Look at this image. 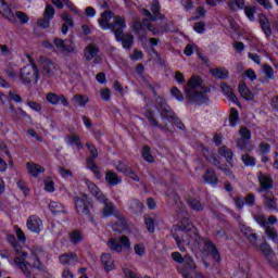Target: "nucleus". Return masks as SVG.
Instances as JSON below:
<instances>
[{
    "mask_svg": "<svg viewBox=\"0 0 278 278\" xmlns=\"http://www.w3.org/2000/svg\"><path fill=\"white\" fill-rule=\"evenodd\" d=\"M75 205L77 213L84 214L85 216H88L90 214V210H92V203L88 200V195L84 193L75 198Z\"/></svg>",
    "mask_w": 278,
    "mask_h": 278,
    "instance_id": "obj_13",
    "label": "nucleus"
},
{
    "mask_svg": "<svg viewBox=\"0 0 278 278\" xmlns=\"http://www.w3.org/2000/svg\"><path fill=\"white\" fill-rule=\"evenodd\" d=\"M43 186L46 192H55V182L53 181V178H46L43 180Z\"/></svg>",
    "mask_w": 278,
    "mask_h": 278,
    "instance_id": "obj_44",
    "label": "nucleus"
},
{
    "mask_svg": "<svg viewBox=\"0 0 278 278\" xmlns=\"http://www.w3.org/2000/svg\"><path fill=\"white\" fill-rule=\"evenodd\" d=\"M220 87H222V90H223L224 94L226 97H228V99H230V101H232V103H236V101H238V98L236 97V94L231 90L230 86H227L225 83H223L220 85Z\"/></svg>",
    "mask_w": 278,
    "mask_h": 278,
    "instance_id": "obj_38",
    "label": "nucleus"
},
{
    "mask_svg": "<svg viewBox=\"0 0 278 278\" xmlns=\"http://www.w3.org/2000/svg\"><path fill=\"white\" fill-rule=\"evenodd\" d=\"M62 21H64V24L61 28V31L64 36L68 34V27H73V18H71V15L68 13H63L61 15Z\"/></svg>",
    "mask_w": 278,
    "mask_h": 278,
    "instance_id": "obj_30",
    "label": "nucleus"
},
{
    "mask_svg": "<svg viewBox=\"0 0 278 278\" xmlns=\"http://www.w3.org/2000/svg\"><path fill=\"white\" fill-rule=\"evenodd\" d=\"M49 208L52 214H62V212H64V205L60 202H50Z\"/></svg>",
    "mask_w": 278,
    "mask_h": 278,
    "instance_id": "obj_40",
    "label": "nucleus"
},
{
    "mask_svg": "<svg viewBox=\"0 0 278 278\" xmlns=\"http://www.w3.org/2000/svg\"><path fill=\"white\" fill-rule=\"evenodd\" d=\"M258 5L265 10H273V2L270 0H255Z\"/></svg>",
    "mask_w": 278,
    "mask_h": 278,
    "instance_id": "obj_53",
    "label": "nucleus"
},
{
    "mask_svg": "<svg viewBox=\"0 0 278 278\" xmlns=\"http://www.w3.org/2000/svg\"><path fill=\"white\" fill-rule=\"evenodd\" d=\"M125 27V17L123 16H114L113 23L111 24V31L115 34V38L117 42H122L124 49H130L134 45V36L131 34H124Z\"/></svg>",
    "mask_w": 278,
    "mask_h": 278,
    "instance_id": "obj_5",
    "label": "nucleus"
},
{
    "mask_svg": "<svg viewBox=\"0 0 278 278\" xmlns=\"http://www.w3.org/2000/svg\"><path fill=\"white\" fill-rule=\"evenodd\" d=\"M142 157L146 162H153V155H151V150L148 147L143 148Z\"/></svg>",
    "mask_w": 278,
    "mask_h": 278,
    "instance_id": "obj_52",
    "label": "nucleus"
},
{
    "mask_svg": "<svg viewBox=\"0 0 278 278\" xmlns=\"http://www.w3.org/2000/svg\"><path fill=\"white\" fill-rule=\"evenodd\" d=\"M150 10L152 14L147 9H143L142 11L143 15L146 16L143 24L139 22L135 23L132 29L134 31H136V34H140V30L143 29V27H147V29H149V31H151L153 36H159L160 34H163L164 29L153 28V26L151 25V23H153L154 21L162 18V15H160V2L157 0H153ZM149 21L151 23H149Z\"/></svg>",
    "mask_w": 278,
    "mask_h": 278,
    "instance_id": "obj_3",
    "label": "nucleus"
},
{
    "mask_svg": "<svg viewBox=\"0 0 278 278\" xmlns=\"http://www.w3.org/2000/svg\"><path fill=\"white\" fill-rule=\"evenodd\" d=\"M254 218H255L256 223H258V225H261L262 227L265 228V233H266L267 238L273 240V242H277L278 241V232H277V230H274L273 228H270V225L277 224V217L269 216L268 219H266V217L264 215H256Z\"/></svg>",
    "mask_w": 278,
    "mask_h": 278,
    "instance_id": "obj_10",
    "label": "nucleus"
},
{
    "mask_svg": "<svg viewBox=\"0 0 278 278\" xmlns=\"http://www.w3.org/2000/svg\"><path fill=\"white\" fill-rule=\"evenodd\" d=\"M239 134L241 138L237 141V147L241 151H253L254 147L249 142L251 140V131L247 128H241Z\"/></svg>",
    "mask_w": 278,
    "mask_h": 278,
    "instance_id": "obj_14",
    "label": "nucleus"
},
{
    "mask_svg": "<svg viewBox=\"0 0 278 278\" xmlns=\"http://www.w3.org/2000/svg\"><path fill=\"white\" fill-rule=\"evenodd\" d=\"M59 174L61 177H63V179H71V177H73V173H71V170L63 167L59 168Z\"/></svg>",
    "mask_w": 278,
    "mask_h": 278,
    "instance_id": "obj_56",
    "label": "nucleus"
},
{
    "mask_svg": "<svg viewBox=\"0 0 278 278\" xmlns=\"http://www.w3.org/2000/svg\"><path fill=\"white\" fill-rule=\"evenodd\" d=\"M53 16H55V9H53L50 4H48L46 7L45 16L43 17L51 21V18H53Z\"/></svg>",
    "mask_w": 278,
    "mask_h": 278,
    "instance_id": "obj_50",
    "label": "nucleus"
},
{
    "mask_svg": "<svg viewBox=\"0 0 278 278\" xmlns=\"http://www.w3.org/2000/svg\"><path fill=\"white\" fill-rule=\"evenodd\" d=\"M27 229L31 231V233H40L42 229H45V226L42 224V219L36 215H31L28 217L26 222Z\"/></svg>",
    "mask_w": 278,
    "mask_h": 278,
    "instance_id": "obj_16",
    "label": "nucleus"
},
{
    "mask_svg": "<svg viewBox=\"0 0 278 278\" xmlns=\"http://www.w3.org/2000/svg\"><path fill=\"white\" fill-rule=\"evenodd\" d=\"M37 25L39 27H42L43 29H47L49 25H51V20H49L48 17H43L37 22Z\"/></svg>",
    "mask_w": 278,
    "mask_h": 278,
    "instance_id": "obj_61",
    "label": "nucleus"
},
{
    "mask_svg": "<svg viewBox=\"0 0 278 278\" xmlns=\"http://www.w3.org/2000/svg\"><path fill=\"white\" fill-rule=\"evenodd\" d=\"M65 142L66 144H70V147H76V149H81V141L79 140V136L77 135H72V136H67L65 138Z\"/></svg>",
    "mask_w": 278,
    "mask_h": 278,
    "instance_id": "obj_35",
    "label": "nucleus"
},
{
    "mask_svg": "<svg viewBox=\"0 0 278 278\" xmlns=\"http://www.w3.org/2000/svg\"><path fill=\"white\" fill-rule=\"evenodd\" d=\"M144 223H146V227H147L148 231L150 233H153L155 231V220L152 217L147 216L144 218Z\"/></svg>",
    "mask_w": 278,
    "mask_h": 278,
    "instance_id": "obj_46",
    "label": "nucleus"
},
{
    "mask_svg": "<svg viewBox=\"0 0 278 278\" xmlns=\"http://www.w3.org/2000/svg\"><path fill=\"white\" fill-rule=\"evenodd\" d=\"M117 170L119 173H124V175H128V177L130 179H134V181H138V175H136L134 173V170H131L129 167H127V165H125V163H118V165L116 166Z\"/></svg>",
    "mask_w": 278,
    "mask_h": 278,
    "instance_id": "obj_27",
    "label": "nucleus"
},
{
    "mask_svg": "<svg viewBox=\"0 0 278 278\" xmlns=\"http://www.w3.org/2000/svg\"><path fill=\"white\" fill-rule=\"evenodd\" d=\"M172 260L176 262V264H182L178 267V271L181 273L182 277L185 278H192V275H194V268H197V265H194V261L189 255H186L185 257L179 252H173L172 253Z\"/></svg>",
    "mask_w": 278,
    "mask_h": 278,
    "instance_id": "obj_7",
    "label": "nucleus"
},
{
    "mask_svg": "<svg viewBox=\"0 0 278 278\" xmlns=\"http://www.w3.org/2000/svg\"><path fill=\"white\" fill-rule=\"evenodd\" d=\"M106 245L109 247L110 251L123 253V251H128V249H131V241L129 240V237L122 236L118 238H111Z\"/></svg>",
    "mask_w": 278,
    "mask_h": 278,
    "instance_id": "obj_12",
    "label": "nucleus"
},
{
    "mask_svg": "<svg viewBox=\"0 0 278 278\" xmlns=\"http://www.w3.org/2000/svg\"><path fill=\"white\" fill-rule=\"evenodd\" d=\"M85 184L88 190L91 192V194L93 197H97L98 201H103L104 208L102 211V218H108L109 216H112V214H114V204H112V202H108V199H105V195L101 193L99 187H97L94 182L86 179Z\"/></svg>",
    "mask_w": 278,
    "mask_h": 278,
    "instance_id": "obj_8",
    "label": "nucleus"
},
{
    "mask_svg": "<svg viewBox=\"0 0 278 278\" xmlns=\"http://www.w3.org/2000/svg\"><path fill=\"white\" fill-rule=\"evenodd\" d=\"M258 181L261 184V190H270L273 188V180L268 176L260 175Z\"/></svg>",
    "mask_w": 278,
    "mask_h": 278,
    "instance_id": "obj_32",
    "label": "nucleus"
},
{
    "mask_svg": "<svg viewBox=\"0 0 278 278\" xmlns=\"http://www.w3.org/2000/svg\"><path fill=\"white\" fill-rule=\"evenodd\" d=\"M204 181L210 186H216L218 184V177H216V174L212 169H208L204 175Z\"/></svg>",
    "mask_w": 278,
    "mask_h": 278,
    "instance_id": "obj_37",
    "label": "nucleus"
},
{
    "mask_svg": "<svg viewBox=\"0 0 278 278\" xmlns=\"http://www.w3.org/2000/svg\"><path fill=\"white\" fill-rule=\"evenodd\" d=\"M242 162L245 166H255V159L249 154L242 156Z\"/></svg>",
    "mask_w": 278,
    "mask_h": 278,
    "instance_id": "obj_51",
    "label": "nucleus"
},
{
    "mask_svg": "<svg viewBox=\"0 0 278 278\" xmlns=\"http://www.w3.org/2000/svg\"><path fill=\"white\" fill-rule=\"evenodd\" d=\"M232 48L237 53H242L245 49V46L242 43V41H237L232 45Z\"/></svg>",
    "mask_w": 278,
    "mask_h": 278,
    "instance_id": "obj_62",
    "label": "nucleus"
},
{
    "mask_svg": "<svg viewBox=\"0 0 278 278\" xmlns=\"http://www.w3.org/2000/svg\"><path fill=\"white\" fill-rule=\"evenodd\" d=\"M48 103L51 105H58L59 101L64 105V108L68 106V100L64 96H58L55 93H48L46 97Z\"/></svg>",
    "mask_w": 278,
    "mask_h": 278,
    "instance_id": "obj_25",
    "label": "nucleus"
},
{
    "mask_svg": "<svg viewBox=\"0 0 278 278\" xmlns=\"http://www.w3.org/2000/svg\"><path fill=\"white\" fill-rule=\"evenodd\" d=\"M228 5L232 12H238V10H244L247 8L244 0H230Z\"/></svg>",
    "mask_w": 278,
    "mask_h": 278,
    "instance_id": "obj_36",
    "label": "nucleus"
},
{
    "mask_svg": "<svg viewBox=\"0 0 278 278\" xmlns=\"http://www.w3.org/2000/svg\"><path fill=\"white\" fill-rule=\"evenodd\" d=\"M26 59L28 60L29 64L24 66L20 72V78L22 84H31V81H38L39 73L36 63H34V58L29 54H26Z\"/></svg>",
    "mask_w": 278,
    "mask_h": 278,
    "instance_id": "obj_9",
    "label": "nucleus"
},
{
    "mask_svg": "<svg viewBox=\"0 0 278 278\" xmlns=\"http://www.w3.org/2000/svg\"><path fill=\"white\" fill-rule=\"evenodd\" d=\"M0 14L4 18H8V21H10L11 23H14L16 21L12 9H10V7H8V4L3 0H0Z\"/></svg>",
    "mask_w": 278,
    "mask_h": 278,
    "instance_id": "obj_24",
    "label": "nucleus"
},
{
    "mask_svg": "<svg viewBox=\"0 0 278 278\" xmlns=\"http://www.w3.org/2000/svg\"><path fill=\"white\" fill-rule=\"evenodd\" d=\"M270 151V144L267 143H261L258 147V153L261 155H266V153H269Z\"/></svg>",
    "mask_w": 278,
    "mask_h": 278,
    "instance_id": "obj_59",
    "label": "nucleus"
},
{
    "mask_svg": "<svg viewBox=\"0 0 278 278\" xmlns=\"http://www.w3.org/2000/svg\"><path fill=\"white\" fill-rule=\"evenodd\" d=\"M99 53V48L94 45H89L88 47L85 48V58L86 60H93Z\"/></svg>",
    "mask_w": 278,
    "mask_h": 278,
    "instance_id": "obj_34",
    "label": "nucleus"
},
{
    "mask_svg": "<svg viewBox=\"0 0 278 278\" xmlns=\"http://www.w3.org/2000/svg\"><path fill=\"white\" fill-rule=\"evenodd\" d=\"M59 262L63 266H75V264L78 262L77 254L65 253L59 257Z\"/></svg>",
    "mask_w": 278,
    "mask_h": 278,
    "instance_id": "obj_22",
    "label": "nucleus"
},
{
    "mask_svg": "<svg viewBox=\"0 0 278 278\" xmlns=\"http://www.w3.org/2000/svg\"><path fill=\"white\" fill-rule=\"evenodd\" d=\"M15 249V257L14 262H10L11 266H14V264L26 275V277H29L28 268L29 266L31 268H42V264L40 263V260L45 257V252L42 249L38 248L31 251V255L27 256V252H25L23 249L14 245Z\"/></svg>",
    "mask_w": 278,
    "mask_h": 278,
    "instance_id": "obj_2",
    "label": "nucleus"
},
{
    "mask_svg": "<svg viewBox=\"0 0 278 278\" xmlns=\"http://www.w3.org/2000/svg\"><path fill=\"white\" fill-rule=\"evenodd\" d=\"M172 94L177 101H184V94H181L177 87L172 88Z\"/></svg>",
    "mask_w": 278,
    "mask_h": 278,
    "instance_id": "obj_63",
    "label": "nucleus"
},
{
    "mask_svg": "<svg viewBox=\"0 0 278 278\" xmlns=\"http://www.w3.org/2000/svg\"><path fill=\"white\" fill-rule=\"evenodd\" d=\"M156 103L159 105V112L162 114V116H165V118H169L178 129H184V123L177 118V115L174 114L173 110H170V106L166 104V101L162 98L156 99Z\"/></svg>",
    "mask_w": 278,
    "mask_h": 278,
    "instance_id": "obj_11",
    "label": "nucleus"
},
{
    "mask_svg": "<svg viewBox=\"0 0 278 278\" xmlns=\"http://www.w3.org/2000/svg\"><path fill=\"white\" fill-rule=\"evenodd\" d=\"M263 73H265L266 77L273 79L275 75V71L269 65H263Z\"/></svg>",
    "mask_w": 278,
    "mask_h": 278,
    "instance_id": "obj_57",
    "label": "nucleus"
},
{
    "mask_svg": "<svg viewBox=\"0 0 278 278\" xmlns=\"http://www.w3.org/2000/svg\"><path fill=\"white\" fill-rule=\"evenodd\" d=\"M126 225L127 220L125 218H119L118 224L113 225V231H118L119 233H123L127 229Z\"/></svg>",
    "mask_w": 278,
    "mask_h": 278,
    "instance_id": "obj_43",
    "label": "nucleus"
},
{
    "mask_svg": "<svg viewBox=\"0 0 278 278\" xmlns=\"http://www.w3.org/2000/svg\"><path fill=\"white\" fill-rule=\"evenodd\" d=\"M100 263L105 273H112V270H116V261L114 256L110 253H103L100 256Z\"/></svg>",
    "mask_w": 278,
    "mask_h": 278,
    "instance_id": "obj_18",
    "label": "nucleus"
},
{
    "mask_svg": "<svg viewBox=\"0 0 278 278\" xmlns=\"http://www.w3.org/2000/svg\"><path fill=\"white\" fill-rule=\"evenodd\" d=\"M54 46L56 47L58 51H60V53H75V46L71 39H55Z\"/></svg>",
    "mask_w": 278,
    "mask_h": 278,
    "instance_id": "obj_17",
    "label": "nucleus"
},
{
    "mask_svg": "<svg viewBox=\"0 0 278 278\" xmlns=\"http://www.w3.org/2000/svg\"><path fill=\"white\" fill-rule=\"evenodd\" d=\"M70 241L72 244H77L78 242H81V232L75 230L70 235Z\"/></svg>",
    "mask_w": 278,
    "mask_h": 278,
    "instance_id": "obj_47",
    "label": "nucleus"
},
{
    "mask_svg": "<svg viewBox=\"0 0 278 278\" xmlns=\"http://www.w3.org/2000/svg\"><path fill=\"white\" fill-rule=\"evenodd\" d=\"M112 18H114L112 11L101 13L100 18L98 20L99 27L104 30L111 29L112 23H110V21H112Z\"/></svg>",
    "mask_w": 278,
    "mask_h": 278,
    "instance_id": "obj_19",
    "label": "nucleus"
},
{
    "mask_svg": "<svg viewBox=\"0 0 278 278\" xmlns=\"http://www.w3.org/2000/svg\"><path fill=\"white\" fill-rule=\"evenodd\" d=\"M245 16L249 21H255V9L251 7L245 8Z\"/></svg>",
    "mask_w": 278,
    "mask_h": 278,
    "instance_id": "obj_58",
    "label": "nucleus"
},
{
    "mask_svg": "<svg viewBox=\"0 0 278 278\" xmlns=\"http://www.w3.org/2000/svg\"><path fill=\"white\" fill-rule=\"evenodd\" d=\"M73 104L75 108H85V105L90 101L88 96L76 94L73 97Z\"/></svg>",
    "mask_w": 278,
    "mask_h": 278,
    "instance_id": "obj_29",
    "label": "nucleus"
},
{
    "mask_svg": "<svg viewBox=\"0 0 278 278\" xmlns=\"http://www.w3.org/2000/svg\"><path fill=\"white\" fill-rule=\"evenodd\" d=\"M241 231L244 233V236L248 237V240L252 243V244H256L257 242V237L255 236V233H253L251 231V228L247 227V226H241Z\"/></svg>",
    "mask_w": 278,
    "mask_h": 278,
    "instance_id": "obj_39",
    "label": "nucleus"
},
{
    "mask_svg": "<svg viewBox=\"0 0 278 278\" xmlns=\"http://www.w3.org/2000/svg\"><path fill=\"white\" fill-rule=\"evenodd\" d=\"M239 121H240V118H239L238 110L231 109L230 117H229L230 127H236V125H238Z\"/></svg>",
    "mask_w": 278,
    "mask_h": 278,
    "instance_id": "obj_42",
    "label": "nucleus"
},
{
    "mask_svg": "<svg viewBox=\"0 0 278 278\" xmlns=\"http://www.w3.org/2000/svg\"><path fill=\"white\" fill-rule=\"evenodd\" d=\"M193 29L197 31V34H203V31H205V24L203 22H198L193 26Z\"/></svg>",
    "mask_w": 278,
    "mask_h": 278,
    "instance_id": "obj_64",
    "label": "nucleus"
},
{
    "mask_svg": "<svg viewBox=\"0 0 278 278\" xmlns=\"http://www.w3.org/2000/svg\"><path fill=\"white\" fill-rule=\"evenodd\" d=\"M87 147L90 151V156L87 159V168H89L90 170H92V173H94L96 179H101V174L99 173L94 164V159H97V155H98L97 148H94V146L92 144H87Z\"/></svg>",
    "mask_w": 278,
    "mask_h": 278,
    "instance_id": "obj_15",
    "label": "nucleus"
},
{
    "mask_svg": "<svg viewBox=\"0 0 278 278\" xmlns=\"http://www.w3.org/2000/svg\"><path fill=\"white\" fill-rule=\"evenodd\" d=\"M238 92L245 101H253L255 99V93L249 89L244 81L239 83Z\"/></svg>",
    "mask_w": 278,
    "mask_h": 278,
    "instance_id": "obj_20",
    "label": "nucleus"
},
{
    "mask_svg": "<svg viewBox=\"0 0 278 278\" xmlns=\"http://www.w3.org/2000/svg\"><path fill=\"white\" fill-rule=\"evenodd\" d=\"M129 207H130V210H134V212H142V208L144 206L142 205V203H140V201L132 200V201H130Z\"/></svg>",
    "mask_w": 278,
    "mask_h": 278,
    "instance_id": "obj_48",
    "label": "nucleus"
},
{
    "mask_svg": "<svg viewBox=\"0 0 278 278\" xmlns=\"http://www.w3.org/2000/svg\"><path fill=\"white\" fill-rule=\"evenodd\" d=\"M260 25L265 36H270V34H273V31L270 30V23L268 22L266 15H260Z\"/></svg>",
    "mask_w": 278,
    "mask_h": 278,
    "instance_id": "obj_33",
    "label": "nucleus"
},
{
    "mask_svg": "<svg viewBox=\"0 0 278 278\" xmlns=\"http://www.w3.org/2000/svg\"><path fill=\"white\" fill-rule=\"evenodd\" d=\"M26 169L30 177H38V175L45 173V167L34 162L26 163Z\"/></svg>",
    "mask_w": 278,
    "mask_h": 278,
    "instance_id": "obj_23",
    "label": "nucleus"
},
{
    "mask_svg": "<svg viewBox=\"0 0 278 278\" xmlns=\"http://www.w3.org/2000/svg\"><path fill=\"white\" fill-rule=\"evenodd\" d=\"M17 188L23 192L24 197L29 194V189L27 188V184L23 181H17Z\"/></svg>",
    "mask_w": 278,
    "mask_h": 278,
    "instance_id": "obj_60",
    "label": "nucleus"
},
{
    "mask_svg": "<svg viewBox=\"0 0 278 278\" xmlns=\"http://www.w3.org/2000/svg\"><path fill=\"white\" fill-rule=\"evenodd\" d=\"M260 251H262L263 255H265L267 260H269V257H275L273 249H270V245H268L267 243L260 245Z\"/></svg>",
    "mask_w": 278,
    "mask_h": 278,
    "instance_id": "obj_41",
    "label": "nucleus"
},
{
    "mask_svg": "<svg viewBox=\"0 0 278 278\" xmlns=\"http://www.w3.org/2000/svg\"><path fill=\"white\" fill-rule=\"evenodd\" d=\"M188 204L190 207H192V210H197L198 212L203 210V205H201V202L198 200H188Z\"/></svg>",
    "mask_w": 278,
    "mask_h": 278,
    "instance_id": "obj_55",
    "label": "nucleus"
},
{
    "mask_svg": "<svg viewBox=\"0 0 278 278\" xmlns=\"http://www.w3.org/2000/svg\"><path fill=\"white\" fill-rule=\"evenodd\" d=\"M134 250H135L136 255H138L139 257H142L147 253V249L144 248V244H141V243L136 244L134 247Z\"/></svg>",
    "mask_w": 278,
    "mask_h": 278,
    "instance_id": "obj_49",
    "label": "nucleus"
},
{
    "mask_svg": "<svg viewBox=\"0 0 278 278\" xmlns=\"http://www.w3.org/2000/svg\"><path fill=\"white\" fill-rule=\"evenodd\" d=\"M105 181L109 184V186H118L121 184V177L116 175L114 172H108L105 175Z\"/></svg>",
    "mask_w": 278,
    "mask_h": 278,
    "instance_id": "obj_31",
    "label": "nucleus"
},
{
    "mask_svg": "<svg viewBox=\"0 0 278 278\" xmlns=\"http://www.w3.org/2000/svg\"><path fill=\"white\" fill-rule=\"evenodd\" d=\"M173 231V238L181 253H186V247H189L191 251H199L201 249L203 240L199 237L197 228H194L189 219H182L179 225L174 227Z\"/></svg>",
    "mask_w": 278,
    "mask_h": 278,
    "instance_id": "obj_1",
    "label": "nucleus"
},
{
    "mask_svg": "<svg viewBox=\"0 0 278 278\" xmlns=\"http://www.w3.org/2000/svg\"><path fill=\"white\" fill-rule=\"evenodd\" d=\"M39 66L40 68L43 71V73H46L47 75H51V73L53 72V68H55V66H53V62H51V60L46 59L43 56H40L39 59Z\"/></svg>",
    "mask_w": 278,
    "mask_h": 278,
    "instance_id": "obj_26",
    "label": "nucleus"
},
{
    "mask_svg": "<svg viewBox=\"0 0 278 278\" xmlns=\"http://www.w3.org/2000/svg\"><path fill=\"white\" fill-rule=\"evenodd\" d=\"M15 15L18 18V21L22 23V25H25V23H29V17L27 16V14L21 11H17Z\"/></svg>",
    "mask_w": 278,
    "mask_h": 278,
    "instance_id": "obj_54",
    "label": "nucleus"
},
{
    "mask_svg": "<svg viewBox=\"0 0 278 278\" xmlns=\"http://www.w3.org/2000/svg\"><path fill=\"white\" fill-rule=\"evenodd\" d=\"M202 84L203 80L199 76H192L187 83V86L185 87V93L190 103H198V105H202V103L207 100L205 94L210 92V89L206 88L202 91Z\"/></svg>",
    "mask_w": 278,
    "mask_h": 278,
    "instance_id": "obj_4",
    "label": "nucleus"
},
{
    "mask_svg": "<svg viewBox=\"0 0 278 278\" xmlns=\"http://www.w3.org/2000/svg\"><path fill=\"white\" fill-rule=\"evenodd\" d=\"M53 5H55V8H59V10H62V8H64V4L70 9V10H74L73 9V3H71V1L68 0H52Z\"/></svg>",
    "mask_w": 278,
    "mask_h": 278,
    "instance_id": "obj_45",
    "label": "nucleus"
},
{
    "mask_svg": "<svg viewBox=\"0 0 278 278\" xmlns=\"http://www.w3.org/2000/svg\"><path fill=\"white\" fill-rule=\"evenodd\" d=\"M204 255L213 257L215 262H220V254H218V250H216V247L214 245L213 242L204 243Z\"/></svg>",
    "mask_w": 278,
    "mask_h": 278,
    "instance_id": "obj_21",
    "label": "nucleus"
},
{
    "mask_svg": "<svg viewBox=\"0 0 278 278\" xmlns=\"http://www.w3.org/2000/svg\"><path fill=\"white\" fill-rule=\"evenodd\" d=\"M210 73L213 77H216V79H227V77H229V72L225 67L212 68Z\"/></svg>",
    "mask_w": 278,
    "mask_h": 278,
    "instance_id": "obj_28",
    "label": "nucleus"
},
{
    "mask_svg": "<svg viewBox=\"0 0 278 278\" xmlns=\"http://www.w3.org/2000/svg\"><path fill=\"white\" fill-rule=\"evenodd\" d=\"M219 155L220 156L213 155L206 157V160L211 162V164H215L217 168H220V170H223L227 177H232L229 167L233 166V164H231V160H233V153L226 147H222L219 149Z\"/></svg>",
    "mask_w": 278,
    "mask_h": 278,
    "instance_id": "obj_6",
    "label": "nucleus"
}]
</instances>
